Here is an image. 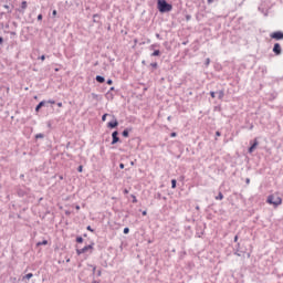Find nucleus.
I'll list each match as a JSON object with an SVG mask.
<instances>
[{
	"mask_svg": "<svg viewBox=\"0 0 283 283\" xmlns=\"http://www.w3.org/2000/svg\"><path fill=\"white\" fill-rule=\"evenodd\" d=\"M157 8H158L159 12H161V13L171 12V10H174V6L168 3L167 0H158Z\"/></svg>",
	"mask_w": 283,
	"mask_h": 283,
	"instance_id": "1",
	"label": "nucleus"
},
{
	"mask_svg": "<svg viewBox=\"0 0 283 283\" xmlns=\"http://www.w3.org/2000/svg\"><path fill=\"white\" fill-rule=\"evenodd\" d=\"M268 202L269 205H273L274 207H280V205H282V198L280 197L274 198L273 196H269Z\"/></svg>",
	"mask_w": 283,
	"mask_h": 283,
	"instance_id": "2",
	"label": "nucleus"
},
{
	"mask_svg": "<svg viewBox=\"0 0 283 283\" xmlns=\"http://www.w3.org/2000/svg\"><path fill=\"white\" fill-rule=\"evenodd\" d=\"M87 251H91V253H92V251H94V242H92L91 244H88L82 249H77L76 253H77V255H83V253H87Z\"/></svg>",
	"mask_w": 283,
	"mask_h": 283,
	"instance_id": "3",
	"label": "nucleus"
},
{
	"mask_svg": "<svg viewBox=\"0 0 283 283\" xmlns=\"http://www.w3.org/2000/svg\"><path fill=\"white\" fill-rule=\"evenodd\" d=\"M271 39H275L276 41H282L283 33L281 31H276V32L271 34Z\"/></svg>",
	"mask_w": 283,
	"mask_h": 283,
	"instance_id": "4",
	"label": "nucleus"
},
{
	"mask_svg": "<svg viewBox=\"0 0 283 283\" xmlns=\"http://www.w3.org/2000/svg\"><path fill=\"white\" fill-rule=\"evenodd\" d=\"M273 52L274 54H276V56H280V54H282V46L280 45V43L274 44Z\"/></svg>",
	"mask_w": 283,
	"mask_h": 283,
	"instance_id": "5",
	"label": "nucleus"
},
{
	"mask_svg": "<svg viewBox=\"0 0 283 283\" xmlns=\"http://www.w3.org/2000/svg\"><path fill=\"white\" fill-rule=\"evenodd\" d=\"M112 138H113L112 145H116V143H118L120 140V138L118 137V130H114L112 133Z\"/></svg>",
	"mask_w": 283,
	"mask_h": 283,
	"instance_id": "6",
	"label": "nucleus"
},
{
	"mask_svg": "<svg viewBox=\"0 0 283 283\" xmlns=\"http://www.w3.org/2000/svg\"><path fill=\"white\" fill-rule=\"evenodd\" d=\"M32 277H34V274L28 273L27 275L22 276V282L28 283L30 280H32Z\"/></svg>",
	"mask_w": 283,
	"mask_h": 283,
	"instance_id": "7",
	"label": "nucleus"
},
{
	"mask_svg": "<svg viewBox=\"0 0 283 283\" xmlns=\"http://www.w3.org/2000/svg\"><path fill=\"white\" fill-rule=\"evenodd\" d=\"M258 145H260V143L258 142V139H254V143L249 148V154H253V151L255 150V147H258Z\"/></svg>",
	"mask_w": 283,
	"mask_h": 283,
	"instance_id": "8",
	"label": "nucleus"
},
{
	"mask_svg": "<svg viewBox=\"0 0 283 283\" xmlns=\"http://www.w3.org/2000/svg\"><path fill=\"white\" fill-rule=\"evenodd\" d=\"M107 127H109L111 129H114L115 127H118V120L115 119V120H113V122H109V123L107 124Z\"/></svg>",
	"mask_w": 283,
	"mask_h": 283,
	"instance_id": "9",
	"label": "nucleus"
},
{
	"mask_svg": "<svg viewBox=\"0 0 283 283\" xmlns=\"http://www.w3.org/2000/svg\"><path fill=\"white\" fill-rule=\"evenodd\" d=\"M95 81H97V83H105V77L96 75Z\"/></svg>",
	"mask_w": 283,
	"mask_h": 283,
	"instance_id": "10",
	"label": "nucleus"
},
{
	"mask_svg": "<svg viewBox=\"0 0 283 283\" xmlns=\"http://www.w3.org/2000/svg\"><path fill=\"white\" fill-rule=\"evenodd\" d=\"M43 105H45V101L40 102L36 107H35V112H39V109H41V107H43Z\"/></svg>",
	"mask_w": 283,
	"mask_h": 283,
	"instance_id": "11",
	"label": "nucleus"
},
{
	"mask_svg": "<svg viewBox=\"0 0 283 283\" xmlns=\"http://www.w3.org/2000/svg\"><path fill=\"white\" fill-rule=\"evenodd\" d=\"M218 98L221 101V98H224V91L217 92Z\"/></svg>",
	"mask_w": 283,
	"mask_h": 283,
	"instance_id": "12",
	"label": "nucleus"
},
{
	"mask_svg": "<svg viewBox=\"0 0 283 283\" xmlns=\"http://www.w3.org/2000/svg\"><path fill=\"white\" fill-rule=\"evenodd\" d=\"M122 135L124 136V138H127V137H129V129H124L123 130V133H122Z\"/></svg>",
	"mask_w": 283,
	"mask_h": 283,
	"instance_id": "13",
	"label": "nucleus"
},
{
	"mask_svg": "<svg viewBox=\"0 0 283 283\" xmlns=\"http://www.w3.org/2000/svg\"><path fill=\"white\" fill-rule=\"evenodd\" d=\"M216 200H224V195L222 192H219L217 197H214Z\"/></svg>",
	"mask_w": 283,
	"mask_h": 283,
	"instance_id": "14",
	"label": "nucleus"
},
{
	"mask_svg": "<svg viewBox=\"0 0 283 283\" xmlns=\"http://www.w3.org/2000/svg\"><path fill=\"white\" fill-rule=\"evenodd\" d=\"M150 56H160V50H155Z\"/></svg>",
	"mask_w": 283,
	"mask_h": 283,
	"instance_id": "15",
	"label": "nucleus"
},
{
	"mask_svg": "<svg viewBox=\"0 0 283 283\" xmlns=\"http://www.w3.org/2000/svg\"><path fill=\"white\" fill-rule=\"evenodd\" d=\"M28 8V1H22L21 9L25 10Z\"/></svg>",
	"mask_w": 283,
	"mask_h": 283,
	"instance_id": "16",
	"label": "nucleus"
},
{
	"mask_svg": "<svg viewBox=\"0 0 283 283\" xmlns=\"http://www.w3.org/2000/svg\"><path fill=\"white\" fill-rule=\"evenodd\" d=\"M36 140H39V138H45V135L43 133H39L35 135Z\"/></svg>",
	"mask_w": 283,
	"mask_h": 283,
	"instance_id": "17",
	"label": "nucleus"
},
{
	"mask_svg": "<svg viewBox=\"0 0 283 283\" xmlns=\"http://www.w3.org/2000/svg\"><path fill=\"white\" fill-rule=\"evenodd\" d=\"M48 244V240H43L42 242H38V247H45Z\"/></svg>",
	"mask_w": 283,
	"mask_h": 283,
	"instance_id": "18",
	"label": "nucleus"
},
{
	"mask_svg": "<svg viewBox=\"0 0 283 283\" xmlns=\"http://www.w3.org/2000/svg\"><path fill=\"white\" fill-rule=\"evenodd\" d=\"M211 64V59H206V63H205V65H206V67H209V65Z\"/></svg>",
	"mask_w": 283,
	"mask_h": 283,
	"instance_id": "19",
	"label": "nucleus"
},
{
	"mask_svg": "<svg viewBox=\"0 0 283 283\" xmlns=\"http://www.w3.org/2000/svg\"><path fill=\"white\" fill-rule=\"evenodd\" d=\"M150 66H153L154 70H157L158 69V63L157 62H153V63H150Z\"/></svg>",
	"mask_w": 283,
	"mask_h": 283,
	"instance_id": "20",
	"label": "nucleus"
},
{
	"mask_svg": "<svg viewBox=\"0 0 283 283\" xmlns=\"http://www.w3.org/2000/svg\"><path fill=\"white\" fill-rule=\"evenodd\" d=\"M176 185H177L176 179H172V180H171V189H176Z\"/></svg>",
	"mask_w": 283,
	"mask_h": 283,
	"instance_id": "21",
	"label": "nucleus"
},
{
	"mask_svg": "<svg viewBox=\"0 0 283 283\" xmlns=\"http://www.w3.org/2000/svg\"><path fill=\"white\" fill-rule=\"evenodd\" d=\"M76 242H77L78 244H83V237H77V238H76Z\"/></svg>",
	"mask_w": 283,
	"mask_h": 283,
	"instance_id": "22",
	"label": "nucleus"
},
{
	"mask_svg": "<svg viewBox=\"0 0 283 283\" xmlns=\"http://www.w3.org/2000/svg\"><path fill=\"white\" fill-rule=\"evenodd\" d=\"M3 8H4L6 10H9L8 12H12V10H10V6L3 4Z\"/></svg>",
	"mask_w": 283,
	"mask_h": 283,
	"instance_id": "23",
	"label": "nucleus"
},
{
	"mask_svg": "<svg viewBox=\"0 0 283 283\" xmlns=\"http://www.w3.org/2000/svg\"><path fill=\"white\" fill-rule=\"evenodd\" d=\"M87 231H91V233H94V229H92V226L86 227Z\"/></svg>",
	"mask_w": 283,
	"mask_h": 283,
	"instance_id": "24",
	"label": "nucleus"
},
{
	"mask_svg": "<svg viewBox=\"0 0 283 283\" xmlns=\"http://www.w3.org/2000/svg\"><path fill=\"white\" fill-rule=\"evenodd\" d=\"M38 21H43V14L40 13V14L38 15Z\"/></svg>",
	"mask_w": 283,
	"mask_h": 283,
	"instance_id": "25",
	"label": "nucleus"
},
{
	"mask_svg": "<svg viewBox=\"0 0 283 283\" xmlns=\"http://www.w3.org/2000/svg\"><path fill=\"white\" fill-rule=\"evenodd\" d=\"M156 39H158L159 41H163V36L159 35V33H156Z\"/></svg>",
	"mask_w": 283,
	"mask_h": 283,
	"instance_id": "26",
	"label": "nucleus"
},
{
	"mask_svg": "<svg viewBox=\"0 0 283 283\" xmlns=\"http://www.w3.org/2000/svg\"><path fill=\"white\" fill-rule=\"evenodd\" d=\"M102 120H103V122H106V120H107V114H104V115L102 116Z\"/></svg>",
	"mask_w": 283,
	"mask_h": 283,
	"instance_id": "27",
	"label": "nucleus"
},
{
	"mask_svg": "<svg viewBox=\"0 0 283 283\" xmlns=\"http://www.w3.org/2000/svg\"><path fill=\"white\" fill-rule=\"evenodd\" d=\"M132 198L134 203L138 202V199H136V196L132 195Z\"/></svg>",
	"mask_w": 283,
	"mask_h": 283,
	"instance_id": "28",
	"label": "nucleus"
},
{
	"mask_svg": "<svg viewBox=\"0 0 283 283\" xmlns=\"http://www.w3.org/2000/svg\"><path fill=\"white\" fill-rule=\"evenodd\" d=\"M210 96H211V98H216V92H210Z\"/></svg>",
	"mask_w": 283,
	"mask_h": 283,
	"instance_id": "29",
	"label": "nucleus"
},
{
	"mask_svg": "<svg viewBox=\"0 0 283 283\" xmlns=\"http://www.w3.org/2000/svg\"><path fill=\"white\" fill-rule=\"evenodd\" d=\"M124 233L127 235V233H129V228H124Z\"/></svg>",
	"mask_w": 283,
	"mask_h": 283,
	"instance_id": "30",
	"label": "nucleus"
},
{
	"mask_svg": "<svg viewBox=\"0 0 283 283\" xmlns=\"http://www.w3.org/2000/svg\"><path fill=\"white\" fill-rule=\"evenodd\" d=\"M107 85H112L113 83H114V81H112V80H107Z\"/></svg>",
	"mask_w": 283,
	"mask_h": 283,
	"instance_id": "31",
	"label": "nucleus"
},
{
	"mask_svg": "<svg viewBox=\"0 0 283 283\" xmlns=\"http://www.w3.org/2000/svg\"><path fill=\"white\" fill-rule=\"evenodd\" d=\"M277 97V93L272 94V101Z\"/></svg>",
	"mask_w": 283,
	"mask_h": 283,
	"instance_id": "32",
	"label": "nucleus"
},
{
	"mask_svg": "<svg viewBox=\"0 0 283 283\" xmlns=\"http://www.w3.org/2000/svg\"><path fill=\"white\" fill-rule=\"evenodd\" d=\"M176 136H177L176 133H171V134H170V137H171V138H176Z\"/></svg>",
	"mask_w": 283,
	"mask_h": 283,
	"instance_id": "33",
	"label": "nucleus"
},
{
	"mask_svg": "<svg viewBox=\"0 0 283 283\" xmlns=\"http://www.w3.org/2000/svg\"><path fill=\"white\" fill-rule=\"evenodd\" d=\"M94 21L96 22V19H98V14L93 15Z\"/></svg>",
	"mask_w": 283,
	"mask_h": 283,
	"instance_id": "34",
	"label": "nucleus"
},
{
	"mask_svg": "<svg viewBox=\"0 0 283 283\" xmlns=\"http://www.w3.org/2000/svg\"><path fill=\"white\" fill-rule=\"evenodd\" d=\"M154 48H158V44L150 45V49L154 50Z\"/></svg>",
	"mask_w": 283,
	"mask_h": 283,
	"instance_id": "35",
	"label": "nucleus"
},
{
	"mask_svg": "<svg viewBox=\"0 0 283 283\" xmlns=\"http://www.w3.org/2000/svg\"><path fill=\"white\" fill-rule=\"evenodd\" d=\"M216 136H222V134L220 133V130L216 132Z\"/></svg>",
	"mask_w": 283,
	"mask_h": 283,
	"instance_id": "36",
	"label": "nucleus"
},
{
	"mask_svg": "<svg viewBox=\"0 0 283 283\" xmlns=\"http://www.w3.org/2000/svg\"><path fill=\"white\" fill-rule=\"evenodd\" d=\"M77 171H83V166H78Z\"/></svg>",
	"mask_w": 283,
	"mask_h": 283,
	"instance_id": "37",
	"label": "nucleus"
},
{
	"mask_svg": "<svg viewBox=\"0 0 283 283\" xmlns=\"http://www.w3.org/2000/svg\"><path fill=\"white\" fill-rule=\"evenodd\" d=\"M119 168L125 169V164H119Z\"/></svg>",
	"mask_w": 283,
	"mask_h": 283,
	"instance_id": "38",
	"label": "nucleus"
},
{
	"mask_svg": "<svg viewBox=\"0 0 283 283\" xmlns=\"http://www.w3.org/2000/svg\"><path fill=\"white\" fill-rule=\"evenodd\" d=\"M2 44H3V38L0 36V45H2Z\"/></svg>",
	"mask_w": 283,
	"mask_h": 283,
	"instance_id": "39",
	"label": "nucleus"
},
{
	"mask_svg": "<svg viewBox=\"0 0 283 283\" xmlns=\"http://www.w3.org/2000/svg\"><path fill=\"white\" fill-rule=\"evenodd\" d=\"M57 107H63V103H57Z\"/></svg>",
	"mask_w": 283,
	"mask_h": 283,
	"instance_id": "40",
	"label": "nucleus"
},
{
	"mask_svg": "<svg viewBox=\"0 0 283 283\" xmlns=\"http://www.w3.org/2000/svg\"><path fill=\"white\" fill-rule=\"evenodd\" d=\"M245 182H247V185H249V182H251V179L247 178Z\"/></svg>",
	"mask_w": 283,
	"mask_h": 283,
	"instance_id": "41",
	"label": "nucleus"
},
{
	"mask_svg": "<svg viewBox=\"0 0 283 283\" xmlns=\"http://www.w3.org/2000/svg\"><path fill=\"white\" fill-rule=\"evenodd\" d=\"M52 14L53 17H56V10H53Z\"/></svg>",
	"mask_w": 283,
	"mask_h": 283,
	"instance_id": "42",
	"label": "nucleus"
},
{
	"mask_svg": "<svg viewBox=\"0 0 283 283\" xmlns=\"http://www.w3.org/2000/svg\"><path fill=\"white\" fill-rule=\"evenodd\" d=\"M40 59H41L42 61H45V55H42Z\"/></svg>",
	"mask_w": 283,
	"mask_h": 283,
	"instance_id": "43",
	"label": "nucleus"
},
{
	"mask_svg": "<svg viewBox=\"0 0 283 283\" xmlns=\"http://www.w3.org/2000/svg\"><path fill=\"white\" fill-rule=\"evenodd\" d=\"M92 96H93V98H96V96H98V95H96L95 93H92Z\"/></svg>",
	"mask_w": 283,
	"mask_h": 283,
	"instance_id": "44",
	"label": "nucleus"
},
{
	"mask_svg": "<svg viewBox=\"0 0 283 283\" xmlns=\"http://www.w3.org/2000/svg\"><path fill=\"white\" fill-rule=\"evenodd\" d=\"M93 273H96V266H93Z\"/></svg>",
	"mask_w": 283,
	"mask_h": 283,
	"instance_id": "45",
	"label": "nucleus"
},
{
	"mask_svg": "<svg viewBox=\"0 0 283 283\" xmlns=\"http://www.w3.org/2000/svg\"><path fill=\"white\" fill-rule=\"evenodd\" d=\"M49 103H51V105H54L55 102L54 101H49Z\"/></svg>",
	"mask_w": 283,
	"mask_h": 283,
	"instance_id": "46",
	"label": "nucleus"
},
{
	"mask_svg": "<svg viewBox=\"0 0 283 283\" xmlns=\"http://www.w3.org/2000/svg\"><path fill=\"white\" fill-rule=\"evenodd\" d=\"M124 193H129V190L125 189V190H124Z\"/></svg>",
	"mask_w": 283,
	"mask_h": 283,
	"instance_id": "47",
	"label": "nucleus"
},
{
	"mask_svg": "<svg viewBox=\"0 0 283 283\" xmlns=\"http://www.w3.org/2000/svg\"><path fill=\"white\" fill-rule=\"evenodd\" d=\"M234 242H238V235L234 237Z\"/></svg>",
	"mask_w": 283,
	"mask_h": 283,
	"instance_id": "48",
	"label": "nucleus"
},
{
	"mask_svg": "<svg viewBox=\"0 0 283 283\" xmlns=\"http://www.w3.org/2000/svg\"><path fill=\"white\" fill-rule=\"evenodd\" d=\"M196 209H197V211H199L200 210V206H197Z\"/></svg>",
	"mask_w": 283,
	"mask_h": 283,
	"instance_id": "49",
	"label": "nucleus"
},
{
	"mask_svg": "<svg viewBox=\"0 0 283 283\" xmlns=\"http://www.w3.org/2000/svg\"><path fill=\"white\" fill-rule=\"evenodd\" d=\"M143 216H147V211H143Z\"/></svg>",
	"mask_w": 283,
	"mask_h": 283,
	"instance_id": "50",
	"label": "nucleus"
},
{
	"mask_svg": "<svg viewBox=\"0 0 283 283\" xmlns=\"http://www.w3.org/2000/svg\"><path fill=\"white\" fill-rule=\"evenodd\" d=\"M97 275L101 276V270L97 271Z\"/></svg>",
	"mask_w": 283,
	"mask_h": 283,
	"instance_id": "51",
	"label": "nucleus"
},
{
	"mask_svg": "<svg viewBox=\"0 0 283 283\" xmlns=\"http://www.w3.org/2000/svg\"><path fill=\"white\" fill-rule=\"evenodd\" d=\"M208 3H213V0H208Z\"/></svg>",
	"mask_w": 283,
	"mask_h": 283,
	"instance_id": "52",
	"label": "nucleus"
},
{
	"mask_svg": "<svg viewBox=\"0 0 283 283\" xmlns=\"http://www.w3.org/2000/svg\"><path fill=\"white\" fill-rule=\"evenodd\" d=\"M111 92H114V86L111 87Z\"/></svg>",
	"mask_w": 283,
	"mask_h": 283,
	"instance_id": "53",
	"label": "nucleus"
},
{
	"mask_svg": "<svg viewBox=\"0 0 283 283\" xmlns=\"http://www.w3.org/2000/svg\"><path fill=\"white\" fill-rule=\"evenodd\" d=\"M168 120H171V116L168 117Z\"/></svg>",
	"mask_w": 283,
	"mask_h": 283,
	"instance_id": "54",
	"label": "nucleus"
},
{
	"mask_svg": "<svg viewBox=\"0 0 283 283\" xmlns=\"http://www.w3.org/2000/svg\"><path fill=\"white\" fill-rule=\"evenodd\" d=\"M76 209H80V207L77 206Z\"/></svg>",
	"mask_w": 283,
	"mask_h": 283,
	"instance_id": "55",
	"label": "nucleus"
}]
</instances>
